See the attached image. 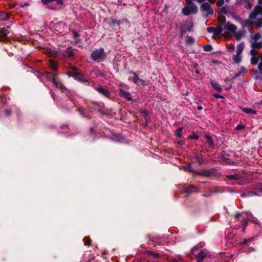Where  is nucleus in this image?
Here are the masks:
<instances>
[{"mask_svg":"<svg viewBox=\"0 0 262 262\" xmlns=\"http://www.w3.org/2000/svg\"><path fill=\"white\" fill-rule=\"evenodd\" d=\"M43 75L47 80L52 82L56 89H59L62 92L67 91V89L58 77L57 74L47 72L43 73Z\"/></svg>","mask_w":262,"mask_h":262,"instance_id":"1","label":"nucleus"},{"mask_svg":"<svg viewBox=\"0 0 262 262\" xmlns=\"http://www.w3.org/2000/svg\"><path fill=\"white\" fill-rule=\"evenodd\" d=\"M91 58L96 61H103L106 57V54L103 48L95 49L91 54Z\"/></svg>","mask_w":262,"mask_h":262,"instance_id":"2","label":"nucleus"},{"mask_svg":"<svg viewBox=\"0 0 262 262\" xmlns=\"http://www.w3.org/2000/svg\"><path fill=\"white\" fill-rule=\"evenodd\" d=\"M200 10L202 11L203 16L206 18L210 17L213 15L214 12V10L211 5L208 2L202 3L200 6Z\"/></svg>","mask_w":262,"mask_h":262,"instance_id":"3","label":"nucleus"},{"mask_svg":"<svg viewBox=\"0 0 262 262\" xmlns=\"http://www.w3.org/2000/svg\"><path fill=\"white\" fill-rule=\"evenodd\" d=\"M123 87H128L127 85L120 83L118 85L119 88V96L123 99H125L126 101H131L133 100V97L132 94L127 91H125L123 89Z\"/></svg>","mask_w":262,"mask_h":262,"instance_id":"4","label":"nucleus"},{"mask_svg":"<svg viewBox=\"0 0 262 262\" xmlns=\"http://www.w3.org/2000/svg\"><path fill=\"white\" fill-rule=\"evenodd\" d=\"M42 3L45 5H48L51 9H56L63 4V0H41Z\"/></svg>","mask_w":262,"mask_h":262,"instance_id":"5","label":"nucleus"},{"mask_svg":"<svg viewBox=\"0 0 262 262\" xmlns=\"http://www.w3.org/2000/svg\"><path fill=\"white\" fill-rule=\"evenodd\" d=\"M245 47V43L244 42H241L237 47L236 54L232 56V60L235 63H238L241 61L242 57L241 56Z\"/></svg>","mask_w":262,"mask_h":262,"instance_id":"6","label":"nucleus"},{"mask_svg":"<svg viewBox=\"0 0 262 262\" xmlns=\"http://www.w3.org/2000/svg\"><path fill=\"white\" fill-rule=\"evenodd\" d=\"M10 28L9 26L6 27L0 28V42L9 41L10 40V38L8 36L9 33L8 29Z\"/></svg>","mask_w":262,"mask_h":262,"instance_id":"7","label":"nucleus"},{"mask_svg":"<svg viewBox=\"0 0 262 262\" xmlns=\"http://www.w3.org/2000/svg\"><path fill=\"white\" fill-rule=\"evenodd\" d=\"M198 7L196 5L192 4L189 6L185 7L182 10V13L184 15L187 16L191 13L195 14L198 12Z\"/></svg>","mask_w":262,"mask_h":262,"instance_id":"8","label":"nucleus"},{"mask_svg":"<svg viewBox=\"0 0 262 262\" xmlns=\"http://www.w3.org/2000/svg\"><path fill=\"white\" fill-rule=\"evenodd\" d=\"M193 24L192 21L186 22L180 26V34L181 36L185 34L187 31L190 32L192 30Z\"/></svg>","mask_w":262,"mask_h":262,"instance_id":"9","label":"nucleus"},{"mask_svg":"<svg viewBox=\"0 0 262 262\" xmlns=\"http://www.w3.org/2000/svg\"><path fill=\"white\" fill-rule=\"evenodd\" d=\"M182 193H191L192 192H199V188L192 185L184 186L181 190Z\"/></svg>","mask_w":262,"mask_h":262,"instance_id":"10","label":"nucleus"},{"mask_svg":"<svg viewBox=\"0 0 262 262\" xmlns=\"http://www.w3.org/2000/svg\"><path fill=\"white\" fill-rule=\"evenodd\" d=\"M54 28L58 34H62L67 29V26L64 22L60 21L54 25Z\"/></svg>","mask_w":262,"mask_h":262,"instance_id":"11","label":"nucleus"},{"mask_svg":"<svg viewBox=\"0 0 262 262\" xmlns=\"http://www.w3.org/2000/svg\"><path fill=\"white\" fill-rule=\"evenodd\" d=\"M258 14L262 15V6H256L253 10V11L249 15V19H255Z\"/></svg>","mask_w":262,"mask_h":262,"instance_id":"12","label":"nucleus"},{"mask_svg":"<svg viewBox=\"0 0 262 262\" xmlns=\"http://www.w3.org/2000/svg\"><path fill=\"white\" fill-rule=\"evenodd\" d=\"M207 31L208 33H213L214 36H217L220 35L222 32V25H219L216 27H209L207 28Z\"/></svg>","mask_w":262,"mask_h":262,"instance_id":"13","label":"nucleus"},{"mask_svg":"<svg viewBox=\"0 0 262 262\" xmlns=\"http://www.w3.org/2000/svg\"><path fill=\"white\" fill-rule=\"evenodd\" d=\"M95 89L104 97L110 98L111 93L106 88L103 87V86H99L97 88H95Z\"/></svg>","mask_w":262,"mask_h":262,"instance_id":"14","label":"nucleus"},{"mask_svg":"<svg viewBox=\"0 0 262 262\" xmlns=\"http://www.w3.org/2000/svg\"><path fill=\"white\" fill-rule=\"evenodd\" d=\"M208 254V252L206 249L201 250L197 255H195L197 259L196 262H202L204 258L207 256Z\"/></svg>","mask_w":262,"mask_h":262,"instance_id":"15","label":"nucleus"},{"mask_svg":"<svg viewBox=\"0 0 262 262\" xmlns=\"http://www.w3.org/2000/svg\"><path fill=\"white\" fill-rule=\"evenodd\" d=\"M242 177L237 173H235L234 174H231V175H227L225 176V180L226 181H233V180H240L241 179Z\"/></svg>","mask_w":262,"mask_h":262,"instance_id":"16","label":"nucleus"},{"mask_svg":"<svg viewBox=\"0 0 262 262\" xmlns=\"http://www.w3.org/2000/svg\"><path fill=\"white\" fill-rule=\"evenodd\" d=\"M205 138L207 140V143L208 144L209 146L211 148H213L215 147L214 143L212 140V137L208 134H206L205 135Z\"/></svg>","mask_w":262,"mask_h":262,"instance_id":"17","label":"nucleus"},{"mask_svg":"<svg viewBox=\"0 0 262 262\" xmlns=\"http://www.w3.org/2000/svg\"><path fill=\"white\" fill-rule=\"evenodd\" d=\"M251 47L255 49H260L262 48V41H251Z\"/></svg>","mask_w":262,"mask_h":262,"instance_id":"18","label":"nucleus"},{"mask_svg":"<svg viewBox=\"0 0 262 262\" xmlns=\"http://www.w3.org/2000/svg\"><path fill=\"white\" fill-rule=\"evenodd\" d=\"M49 66L52 70L56 71L58 70V66L54 60L49 59Z\"/></svg>","mask_w":262,"mask_h":262,"instance_id":"19","label":"nucleus"},{"mask_svg":"<svg viewBox=\"0 0 262 262\" xmlns=\"http://www.w3.org/2000/svg\"><path fill=\"white\" fill-rule=\"evenodd\" d=\"M225 28L229 31L234 32L236 29L237 27L235 25L231 24L230 22H227L225 25Z\"/></svg>","mask_w":262,"mask_h":262,"instance_id":"20","label":"nucleus"},{"mask_svg":"<svg viewBox=\"0 0 262 262\" xmlns=\"http://www.w3.org/2000/svg\"><path fill=\"white\" fill-rule=\"evenodd\" d=\"M10 14L8 12H0V20L2 21H6L10 18Z\"/></svg>","mask_w":262,"mask_h":262,"instance_id":"21","label":"nucleus"},{"mask_svg":"<svg viewBox=\"0 0 262 262\" xmlns=\"http://www.w3.org/2000/svg\"><path fill=\"white\" fill-rule=\"evenodd\" d=\"M210 84L213 87L214 89H215L216 91H217L218 92H221L222 89L220 85L213 81V80H210Z\"/></svg>","mask_w":262,"mask_h":262,"instance_id":"22","label":"nucleus"},{"mask_svg":"<svg viewBox=\"0 0 262 262\" xmlns=\"http://www.w3.org/2000/svg\"><path fill=\"white\" fill-rule=\"evenodd\" d=\"M66 55L69 58H72L74 56V49L71 47H69L66 51Z\"/></svg>","mask_w":262,"mask_h":262,"instance_id":"23","label":"nucleus"},{"mask_svg":"<svg viewBox=\"0 0 262 262\" xmlns=\"http://www.w3.org/2000/svg\"><path fill=\"white\" fill-rule=\"evenodd\" d=\"M76 79L82 82H86L89 81V80L86 78V77L81 73H79Z\"/></svg>","mask_w":262,"mask_h":262,"instance_id":"24","label":"nucleus"},{"mask_svg":"<svg viewBox=\"0 0 262 262\" xmlns=\"http://www.w3.org/2000/svg\"><path fill=\"white\" fill-rule=\"evenodd\" d=\"M236 219L238 220V221H241L243 222V225L244 226V228L247 225V220L244 218H242L241 215L240 213H238L235 215Z\"/></svg>","mask_w":262,"mask_h":262,"instance_id":"25","label":"nucleus"},{"mask_svg":"<svg viewBox=\"0 0 262 262\" xmlns=\"http://www.w3.org/2000/svg\"><path fill=\"white\" fill-rule=\"evenodd\" d=\"M233 36L235 38L236 40H239L241 38L244 36V33L243 31H239L238 32L234 31L233 33Z\"/></svg>","mask_w":262,"mask_h":262,"instance_id":"26","label":"nucleus"},{"mask_svg":"<svg viewBox=\"0 0 262 262\" xmlns=\"http://www.w3.org/2000/svg\"><path fill=\"white\" fill-rule=\"evenodd\" d=\"M79 72L78 71L77 68H76V70H72L71 71H69L67 72V75L69 76H72V77H77L78 75Z\"/></svg>","mask_w":262,"mask_h":262,"instance_id":"27","label":"nucleus"},{"mask_svg":"<svg viewBox=\"0 0 262 262\" xmlns=\"http://www.w3.org/2000/svg\"><path fill=\"white\" fill-rule=\"evenodd\" d=\"M254 24V21L252 20L247 19L243 21L242 26L243 27H250Z\"/></svg>","mask_w":262,"mask_h":262,"instance_id":"28","label":"nucleus"},{"mask_svg":"<svg viewBox=\"0 0 262 262\" xmlns=\"http://www.w3.org/2000/svg\"><path fill=\"white\" fill-rule=\"evenodd\" d=\"M243 195H244L245 197L259 196V195L258 193H257L255 191H247L243 194Z\"/></svg>","mask_w":262,"mask_h":262,"instance_id":"29","label":"nucleus"},{"mask_svg":"<svg viewBox=\"0 0 262 262\" xmlns=\"http://www.w3.org/2000/svg\"><path fill=\"white\" fill-rule=\"evenodd\" d=\"M218 12L220 14H226L228 12V6H224L221 7L219 9Z\"/></svg>","mask_w":262,"mask_h":262,"instance_id":"30","label":"nucleus"},{"mask_svg":"<svg viewBox=\"0 0 262 262\" xmlns=\"http://www.w3.org/2000/svg\"><path fill=\"white\" fill-rule=\"evenodd\" d=\"M129 73L130 74H133V75H134V77L132 79V81L134 83H137L138 82V81H140V79L139 78L138 75H137V74L136 73L133 72V71H131Z\"/></svg>","mask_w":262,"mask_h":262,"instance_id":"31","label":"nucleus"},{"mask_svg":"<svg viewBox=\"0 0 262 262\" xmlns=\"http://www.w3.org/2000/svg\"><path fill=\"white\" fill-rule=\"evenodd\" d=\"M241 109L242 110L243 112L244 113H246V114H256V111H253L250 108H241Z\"/></svg>","mask_w":262,"mask_h":262,"instance_id":"32","label":"nucleus"},{"mask_svg":"<svg viewBox=\"0 0 262 262\" xmlns=\"http://www.w3.org/2000/svg\"><path fill=\"white\" fill-rule=\"evenodd\" d=\"M121 137L120 135L116 133H113L112 134V136L111 137V139L116 141H120L121 140Z\"/></svg>","mask_w":262,"mask_h":262,"instance_id":"33","label":"nucleus"},{"mask_svg":"<svg viewBox=\"0 0 262 262\" xmlns=\"http://www.w3.org/2000/svg\"><path fill=\"white\" fill-rule=\"evenodd\" d=\"M182 130H183V127H179L176 131V133H175V135L176 137L179 138H182Z\"/></svg>","mask_w":262,"mask_h":262,"instance_id":"34","label":"nucleus"},{"mask_svg":"<svg viewBox=\"0 0 262 262\" xmlns=\"http://www.w3.org/2000/svg\"><path fill=\"white\" fill-rule=\"evenodd\" d=\"M261 35L260 33H256L252 36V39L253 41H258V40L260 38Z\"/></svg>","mask_w":262,"mask_h":262,"instance_id":"35","label":"nucleus"},{"mask_svg":"<svg viewBox=\"0 0 262 262\" xmlns=\"http://www.w3.org/2000/svg\"><path fill=\"white\" fill-rule=\"evenodd\" d=\"M189 139H195L198 140L199 139V136L195 133L194 132L192 133V134L188 136Z\"/></svg>","mask_w":262,"mask_h":262,"instance_id":"36","label":"nucleus"},{"mask_svg":"<svg viewBox=\"0 0 262 262\" xmlns=\"http://www.w3.org/2000/svg\"><path fill=\"white\" fill-rule=\"evenodd\" d=\"M217 20L220 24H223L226 21V17L224 16L221 15L217 18Z\"/></svg>","mask_w":262,"mask_h":262,"instance_id":"37","label":"nucleus"},{"mask_svg":"<svg viewBox=\"0 0 262 262\" xmlns=\"http://www.w3.org/2000/svg\"><path fill=\"white\" fill-rule=\"evenodd\" d=\"M203 48L207 52L211 51L212 50V47L210 45H206L204 46Z\"/></svg>","mask_w":262,"mask_h":262,"instance_id":"38","label":"nucleus"},{"mask_svg":"<svg viewBox=\"0 0 262 262\" xmlns=\"http://www.w3.org/2000/svg\"><path fill=\"white\" fill-rule=\"evenodd\" d=\"M256 27L257 28H260L262 27V18H259L257 19L256 23Z\"/></svg>","mask_w":262,"mask_h":262,"instance_id":"39","label":"nucleus"},{"mask_svg":"<svg viewBox=\"0 0 262 262\" xmlns=\"http://www.w3.org/2000/svg\"><path fill=\"white\" fill-rule=\"evenodd\" d=\"M258 61V59L255 57H252L251 58V63L253 65H256Z\"/></svg>","mask_w":262,"mask_h":262,"instance_id":"40","label":"nucleus"},{"mask_svg":"<svg viewBox=\"0 0 262 262\" xmlns=\"http://www.w3.org/2000/svg\"><path fill=\"white\" fill-rule=\"evenodd\" d=\"M193 41H194V39L192 37L187 36V39L186 41L187 43L192 44V43H193Z\"/></svg>","mask_w":262,"mask_h":262,"instance_id":"41","label":"nucleus"},{"mask_svg":"<svg viewBox=\"0 0 262 262\" xmlns=\"http://www.w3.org/2000/svg\"><path fill=\"white\" fill-rule=\"evenodd\" d=\"M245 127V125L243 124H238L235 128V129L239 130L244 129Z\"/></svg>","mask_w":262,"mask_h":262,"instance_id":"42","label":"nucleus"},{"mask_svg":"<svg viewBox=\"0 0 262 262\" xmlns=\"http://www.w3.org/2000/svg\"><path fill=\"white\" fill-rule=\"evenodd\" d=\"M252 242V239L251 238H248V239L245 238L242 240L241 244L247 245L249 242Z\"/></svg>","mask_w":262,"mask_h":262,"instance_id":"43","label":"nucleus"},{"mask_svg":"<svg viewBox=\"0 0 262 262\" xmlns=\"http://www.w3.org/2000/svg\"><path fill=\"white\" fill-rule=\"evenodd\" d=\"M224 4V0H218L216 3L217 7H221L223 6Z\"/></svg>","mask_w":262,"mask_h":262,"instance_id":"44","label":"nucleus"},{"mask_svg":"<svg viewBox=\"0 0 262 262\" xmlns=\"http://www.w3.org/2000/svg\"><path fill=\"white\" fill-rule=\"evenodd\" d=\"M257 54L258 52L256 51V49L252 48V49L250 51V54L252 56V57H254V56L257 55Z\"/></svg>","mask_w":262,"mask_h":262,"instance_id":"45","label":"nucleus"},{"mask_svg":"<svg viewBox=\"0 0 262 262\" xmlns=\"http://www.w3.org/2000/svg\"><path fill=\"white\" fill-rule=\"evenodd\" d=\"M85 244L90 246L91 244V241L89 237H85L84 238Z\"/></svg>","mask_w":262,"mask_h":262,"instance_id":"46","label":"nucleus"},{"mask_svg":"<svg viewBox=\"0 0 262 262\" xmlns=\"http://www.w3.org/2000/svg\"><path fill=\"white\" fill-rule=\"evenodd\" d=\"M228 51L229 52H233L235 49L234 46L233 45H231L228 47H227Z\"/></svg>","mask_w":262,"mask_h":262,"instance_id":"47","label":"nucleus"},{"mask_svg":"<svg viewBox=\"0 0 262 262\" xmlns=\"http://www.w3.org/2000/svg\"><path fill=\"white\" fill-rule=\"evenodd\" d=\"M72 33L74 35V38H77L78 37H79L80 36V34L79 33H78L76 30H72Z\"/></svg>","mask_w":262,"mask_h":262,"instance_id":"48","label":"nucleus"},{"mask_svg":"<svg viewBox=\"0 0 262 262\" xmlns=\"http://www.w3.org/2000/svg\"><path fill=\"white\" fill-rule=\"evenodd\" d=\"M112 23L113 24H117V25H119L121 23L120 20H116V19H113L112 20Z\"/></svg>","mask_w":262,"mask_h":262,"instance_id":"49","label":"nucleus"},{"mask_svg":"<svg viewBox=\"0 0 262 262\" xmlns=\"http://www.w3.org/2000/svg\"><path fill=\"white\" fill-rule=\"evenodd\" d=\"M177 143L179 145H182L184 144L185 141L183 140H179L178 141H177Z\"/></svg>","mask_w":262,"mask_h":262,"instance_id":"50","label":"nucleus"},{"mask_svg":"<svg viewBox=\"0 0 262 262\" xmlns=\"http://www.w3.org/2000/svg\"><path fill=\"white\" fill-rule=\"evenodd\" d=\"M212 170L213 169L211 170H208L206 172H205V176H211L212 172Z\"/></svg>","mask_w":262,"mask_h":262,"instance_id":"51","label":"nucleus"},{"mask_svg":"<svg viewBox=\"0 0 262 262\" xmlns=\"http://www.w3.org/2000/svg\"><path fill=\"white\" fill-rule=\"evenodd\" d=\"M213 96L216 98H223V96L219 95V94H213Z\"/></svg>","mask_w":262,"mask_h":262,"instance_id":"52","label":"nucleus"},{"mask_svg":"<svg viewBox=\"0 0 262 262\" xmlns=\"http://www.w3.org/2000/svg\"><path fill=\"white\" fill-rule=\"evenodd\" d=\"M258 68L260 72H262V62H260L258 65Z\"/></svg>","mask_w":262,"mask_h":262,"instance_id":"53","label":"nucleus"},{"mask_svg":"<svg viewBox=\"0 0 262 262\" xmlns=\"http://www.w3.org/2000/svg\"><path fill=\"white\" fill-rule=\"evenodd\" d=\"M68 68L71 70H76V67L73 66L72 64H70Z\"/></svg>","mask_w":262,"mask_h":262,"instance_id":"54","label":"nucleus"},{"mask_svg":"<svg viewBox=\"0 0 262 262\" xmlns=\"http://www.w3.org/2000/svg\"><path fill=\"white\" fill-rule=\"evenodd\" d=\"M192 0H185L186 3H187V4L190 5H191L192 4Z\"/></svg>","mask_w":262,"mask_h":262,"instance_id":"55","label":"nucleus"},{"mask_svg":"<svg viewBox=\"0 0 262 262\" xmlns=\"http://www.w3.org/2000/svg\"><path fill=\"white\" fill-rule=\"evenodd\" d=\"M207 1H208V3H210V4H213L216 1V0H207Z\"/></svg>","mask_w":262,"mask_h":262,"instance_id":"56","label":"nucleus"},{"mask_svg":"<svg viewBox=\"0 0 262 262\" xmlns=\"http://www.w3.org/2000/svg\"><path fill=\"white\" fill-rule=\"evenodd\" d=\"M197 161L200 163V164L202 162V160L200 159L198 157H196Z\"/></svg>","mask_w":262,"mask_h":262,"instance_id":"57","label":"nucleus"},{"mask_svg":"<svg viewBox=\"0 0 262 262\" xmlns=\"http://www.w3.org/2000/svg\"><path fill=\"white\" fill-rule=\"evenodd\" d=\"M257 190H258L259 191L262 192V186L261 187H258L257 188Z\"/></svg>","mask_w":262,"mask_h":262,"instance_id":"58","label":"nucleus"},{"mask_svg":"<svg viewBox=\"0 0 262 262\" xmlns=\"http://www.w3.org/2000/svg\"><path fill=\"white\" fill-rule=\"evenodd\" d=\"M182 260V259H180V260H178V259H173L172 262H181V261Z\"/></svg>","mask_w":262,"mask_h":262,"instance_id":"59","label":"nucleus"},{"mask_svg":"<svg viewBox=\"0 0 262 262\" xmlns=\"http://www.w3.org/2000/svg\"><path fill=\"white\" fill-rule=\"evenodd\" d=\"M248 6L249 9H251L252 8V4L250 2H248Z\"/></svg>","mask_w":262,"mask_h":262,"instance_id":"60","label":"nucleus"},{"mask_svg":"<svg viewBox=\"0 0 262 262\" xmlns=\"http://www.w3.org/2000/svg\"><path fill=\"white\" fill-rule=\"evenodd\" d=\"M196 1L199 3H203V2L204 1H205L206 0H196Z\"/></svg>","mask_w":262,"mask_h":262,"instance_id":"61","label":"nucleus"},{"mask_svg":"<svg viewBox=\"0 0 262 262\" xmlns=\"http://www.w3.org/2000/svg\"><path fill=\"white\" fill-rule=\"evenodd\" d=\"M140 81L142 82V85H144V83H145L144 80L140 79Z\"/></svg>","mask_w":262,"mask_h":262,"instance_id":"62","label":"nucleus"},{"mask_svg":"<svg viewBox=\"0 0 262 262\" xmlns=\"http://www.w3.org/2000/svg\"><path fill=\"white\" fill-rule=\"evenodd\" d=\"M197 108L199 110H201L202 109V107L201 106H198Z\"/></svg>","mask_w":262,"mask_h":262,"instance_id":"63","label":"nucleus"},{"mask_svg":"<svg viewBox=\"0 0 262 262\" xmlns=\"http://www.w3.org/2000/svg\"><path fill=\"white\" fill-rule=\"evenodd\" d=\"M258 4L260 5H262V0H258Z\"/></svg>","mask_w":262,"mask_h":262,"instance_id":"64","label":"nucleus"}]
</instances>
